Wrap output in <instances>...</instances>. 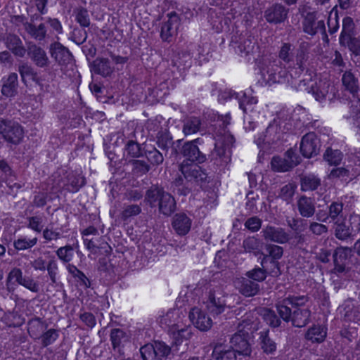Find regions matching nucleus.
<instances>
[{
	"label": "nucleus",
	"mask_w": 360,
	"mask_h": 360,
	"mask_svg": "<svg viewBox=\"0 0 360 360\" xmlns=\"http://www.w3.org/2000/svg\"><path fill=\"white\" fill-rule=\"evenodd\" d=\"M143 360H162L170 352V348L162 342L148 344L140 349Z\"/></svg>",
	"instance_id": "nucleus-5"
},
{
	"label": "nucleus",
	"mask_w": 360,
	"mask_h": 360,
	"mask_svg": "<svg viewBox=\"0 0 360 360\" xmlns=\"http://www.w3.org/2000/svg\"><path fill=\"white\" fill-rule=\"evenodd\" d=\"M141 211V209L138 205H124L121 213V217L123 219H127L129 217L138 215Z\"/></svg>",
	"instance_id": "nucleus-47"
},
{
	"label": "nucleus",
	"mask_w": 360,
	"mask_h": 360,
	"mask_svg": "<svg viewBox=\"0 0 360 360\" xmlns=\"http://www.w3.org/2000/svg\"><path fill=\"white\" fill-rule=\"evenodd\" d=\"M0 134L6 141L18 144L24 136V130L17 122L0 119Z\"/></svg>",
	"instance_id": "nucleus-4"
},
{
	"label": "nucleus",
	"mask_w": 360,
	"mask_h": 360,
	"mask_svg": "<svg viewBox=\"0 0 360 360\" xmlns=\"http://www.w3.org/2000/svg\"><path fill=\"white\" fill-rule=\"evenodd\" d=\"M67 269L68 271L72 275V276L77 279V281L79 282L81 285L84 286V288H89L90 286V281L88 278L75 266L72 264H68Z\"/></svg>",
	"instance_id": "nucleus-36"
},
{
	"label": "nucleus",
	"mask_w": 360,
	"mask_h": 360,
	"mask_svg": "<svg viewBox=\"0 0 360 360\" xmlns=\"http://www.w3.org/2000/svg\"><path fill=\"white\" fill-rule=\"evenodd\" d=\"M15 72L4 76L1 79V94L6 97H14L18 94V79Z\"/></svg>",
	"instance_id": "nucleus-14"
},
{
	"label": "nucleus",
	"mask_w": 360,
	"mask_h": 360,
	"mask_svg": "<svg viewBox=\"0 0 360 360\" xmlns=\"http://www.w3.org/2000/svg\"><path fill=\"white\" fill-rule=\"evenodd\" d=\"M279 63L280 62L276 60H269L262 68V73L264 77H268L269 82L280 83L285 80L287 72L280 66Z\"/></svg>",
	"instance_id": "nucleus-7"
},
{
	"label": "nucleus",
	"mask_w": 360,
	"mask_h": 360,
	"mask_svg": "<svg viewBox=\"0 0 360 360\" xmlns=\"http://www.w3.org/2000/svg\"><path fill=\"white\" fill-rule=\"evenodd\" d=\"M354 29V23L350 17H346L342 20V30L340 37L352 36Z\"/></svg>",
	"instance_id": "nucleus-50"
},
{
	"label": "nucleus",
	"mask_w": 360,
	"mask_h": 360,
	"mask_svg": "<svg viewBox=\"0 0 360 360\" xmlns=\"http://www.w3.org/2000/svg\"><path fill=\"white\" fill-rule=\"evenodd\" d=\"M350 175V166L347 165V167H338L333 169L328 177L330 179L338 178L342 180H347Z\"/></svg>",
	"instance_id": "nucleus-43"
},
{
	"label": "nucleus",
	"mask_w": 360,
	"mask_h": 360,
	"mask_svg": "<svg viewBox=\"0 0 360 360\" xmlns=\"http://www.w3.org/2000/svg\"><path fill=\"white\" fill-rule=\"evenodd\" d=\"M84 243L88 250L94 255L98 254L100 249H105L108 246V243L99 235L91 238H84Z\"/></svg>",
	"instance_id": "nucleus-25"
},
{
	"label": "nucleus",
	"mask_w": 360,
	"mask_h": 360,
	"mask_svg": "<svg viewBox=\"0 0 360 360\" xmlns=\"http://www.w3.org/2000/svg\"><path fill=\"white\" fill-rule=\"evenodd\" d=\"M158 205L160 212L165 215L169 216L175 211V200L168 193L165 192L162 194V198Z\"/></svg>",
	"instance_id": "nucleus-23"
},
{
	"label": "nucleus",
	"mask_w": 360,
	"mask_h": 360,
	"mask_svg": "<svg viewBox=\"0 0 360 360\" xmlns=\"http://www.w3.org/2000/svg\"><path fill=\"white\" fill-rule=\"evenodd\" d=\"M262 349L266 354H273L276 350V343L268 336L267 332L261 333Z\"/></svg>",
	"instance_id": "nucleus-40"
},
{
	"label": "nucleus",
	"mask_w": 360,
	"mask_h": 360,
	"mask_svg": "<svg viewBox=\"0 0 360 360\" xmlns=\"http://www.w3.org/2000/svg\"><path fill=\"white\" fill-rule=\"evenodd\" d=\"M326 337V329L321 326H314L308 329L306 338L312 342H321Z\"/></svg>",
	"instance_id": "nucleus-29"
},
{
	"label": "nucleus",
	"mask_w": 360,
	"mask_h": 360,
	"mask_svg": "<svg viewBox=\"0 0 360 360\" xmlns=\"http://www.w3.org/2000/svg\"><path fill=\"white\" fill-rule=\"evenodd\" d=\"M279 58L284 62L288 63L292 60L291 45L288 43H284L279 52Z\"/></svg>",
	"instance_id": "nucleus-58"
},
{
	"label": "nucleus",
	"mask_w": 360,
	"mask_h": 360,
	"mask_svg": "<svg viewBox=\"0 0 360 360\" xmlns=\"http://www.w3.org/2000/svg\"><path fill=\"white\" fill-rule=\"evenodd\" d=\"M50 53L59 64H65L72 59V55L68 49L62 44L55 42L50 46Z\"/></svg>",
	"instance_id": "nucleus-17"
},
{
	"label": "nucleus",
	"mask_w": 360,
	"mask_h": 360,
	"mask_svg": "<svg viewBox=\"0 0 360 360\" xmlns=\"http://www.w3.org/2000/svg\"><path fill=\"white\" fill-rule=\"evenodd\" d=\"M321 184V180L314 175L309 174L302 179L301 188L304 191L316 189Z\"/></svg>",
	"instance_id": "nucleus-33"
},
{
	"label": "nucleus",
	"mask_w": 360,
	"mask_h": 360,
	"mask_svg": "<svg viewBox=\"0 0 360 360\" xmlns=\"http://www.w3.org/2000/svg\"><path fill=\"white\" fill-rule=\"evenodd\" d=\"M56 255L61 261L69 262L73 257V248L71 245L60 247L57 250Z\"/></svg>",
	"instance_id": "nucleus-46"
},
{
	"label": "nucleus",
	"mask_w": 360,
	"mask_h": 360,
	"mask_svg": "<svg viewBox=\"0 0 360 360\" xmlns=\"http://www.w3.org/2000/svg\"><path fill=\"white\" fill-rule=\"evenodd\" d=\"M311 316V310L309 308L297 309L292 312V323L295 327H304L309 322Z\"/></svg>",
	"instance_id": "nucleus-21"
},
{
	"label": "nucleus",
	"mask_w": 360,
	"mask_h": 360,
	"mask_svg": "<svg viewBox=\"0 0 360 360\" xmlns=\"http://www.w3.org/2000/svg\"><path fill=\"white\" fill-rule=\"evenodd\" d=\"M342 83L347 90L354 93L357 90L356 80L350 72H346L342 76Z\"/></svg>",
	"instance_id": "nucleus-42"
},
{
	"label": "nucleus",
	"mask_w": 360,
	"mask_h": 360,
	"mask_svg": "<svg viewBox=\"0 0 360 360\" xmlns=\"http://www.w3.org/2000/svg\"><path fill=\"white\" fill-rule=\"evenodd\" d=\"M28 56L38 67L44 68L49 65V60L46 51L41 47L33 44L28 47Z\"/></svg>",
	"instance_id": "nucleus-16"
},
{
	"label": "nucleus",
	"mask_w": 360,
	"mask_h": 360,
	"mask_svg": "<svg viewBox=\"0 0 360 360\" xmlns=\"http://www.w3.org/2000/svg\"><path fill=\"white\" fill-rule=\"evenodd\" d=\"M319 140L314 133H308L302 137L300 143V151L303 156L311 158L319 153Z\"/></svg>",
	"instance_id": "nucleus-10"
},
{
	"label": "nucleus",
	"mask_w": 360,
	"mask_h": 360,
	"mask_svg": "<svg viewBox=\"0 0 360 360\" xmlns=\"http://www.w3.org/2000/svg\"><path fill=\"white\" fill-rule=\"evenodd\" d=\"M264 237L266 240L284 243L289 239L288 234L280 227L267 226L263 230Z\"/></svg>",
	"instance_id": "nucleus-18"
},
{
	"label": "nucleus",
	"mask_w": 360,
	"mask_h": 360,
	"mask_svg": "<svg viewBox=\"0 0 360 360\" xmlns=\"http://www.w3.org/2000/svg\"><path fill=\"white\" fill-rule=\"evenodd\" d=\"M30 264L33 269L36 271H45L46 269L51 283L53 284L56 283L58 264L56 260L51 259L48 263H46V260L43 257H39L32 261Z\"/></svg>",
	"instance_id": "nucleus-12"
},
{
	"label": "nucleus",
	"mask_w": 360,
	"mask_h": 360,
	"mask_svg": "<svg viewBox=\"0 0 360 360\" xmlns=\"http://www.w3.org/2000/svg\"><path fill=\"white\" fill-rule=\"evenodd\" d=\"M255 46V41L251 39H245L238 46V51L241 56H248L252 53Z\"/></svg>",
	"instance_id": "nucleus-45"
},
{
	"label": "nucleus",
	"mask_w": 360,
	"mask_h": 360,
	"mask_svg": "<svg viewBox=\"0 0 360 360\" xmlns=\"http://www.w3.org/2000/svg\"><path fill=\"white\" fill-rule=\"evenodd\" d=\"M22 80L25 82L27 79H33L34 73L32 68L27 64H21L18 67Z\"/></svg>",
	"instance_id": "nucleus-51"
},
{
	"label": "nucleus",
	"mask_w": 360,
	"mask_h": 360,
	"mask_svg": "<svg viewBox=\"0 0 360 360\" xmlns=\"http://www.w3.org/2000/svg\"><path fill=\"white\" fill-rule=\"evenodd\" d=\"M300 12L304 17L303 29L304 32L310 35L320 32L323 35V38L328 40L324 21L318 19L316 13L308 11L304 6L300 8Z\"/></svg>",
	"instance_id": "nucleus-3"
},
{
	"label": "nucleus",
	"mask_w": 360,
	"mask_h": 360,
	"mask_svg": "<svg viewBox=\"0 0 360 360\" xmlns=\"http://www.w3.org/2000/svg\"><path fill=\"white\" fill-rule=\"evenodd\" d=\"M148 160L153 164L158 165L163 162V156L161 153H160L158 150L154 149L151 151H149L147 155Z\"/></svg>",
	"instance_id": "nucleus-62"
},
{
	"label": "nucleus",
	"mask_w": 360,
	"mask_h": 360,
	"mask_svg": "<svg viewBox=\"0 0 360 360\" xmlns=\"http://www.w3.org/2000/svg\"><path fill=\"white\" fill-rule=\"evenodd\" d=\"M350 229L352 233H356L360 231V216L356 214H352L349 217Z\"/></svg>",
	"instance_id": "nucleus-64"
},
{
	"label": "nucleus",
	"mask_w": 360,
	"mask_h": 360,
	"mask_svg": "<svg viewBox=\"0 0 360 360\" xmlns=\"http://www.w3.org/2000/svg\"><path fill=\"white\" fill-rule=\"evenodd\" d=\"M186 314L180 309L169 310L165 315L159 318L158 322L162 328H167L169 333L186 322Z\"/></svg>",
	"instance_id": "nucleus-6"
},
{
	"label": "nucleus",
	"mask_w": 360,
	"mask_h": 360,
	"mask_svg": "<svg viewBox=\"0 0 360 360\" xmlns=\"http://www.w3.org/2000/svg\"><path fill=\"white\" fill-rule=\"evenodd\" d=\"M351 252V249L346 247L338 248L334 253V262H342L345 260Z\"/></svg>",
	"instance_id": "nucleus-59"
},
{
	"label": "nucleus",
	"mask_w": 360,
	"mask_h": 360,
	"mask_svg": "<svg viewBox=\"0 0 360 360\" xmlns=\"http://www.w3.org/2000/svg\"><path fill=\"white\" fill-rule=\"evenodd\" d=\"M297 209L300 214L304 217H311L315 212V206L313 200L305 196H302L298 200Z\"/></svg>",
	"instance_id": "nucleus-26"
},
{
	"label": "nucleus",
	"mask_w": 360,
	"mask_h": 360,
	"mask_svg": "<svg viewBox=\"0 0 360 360\" xmlns=\"http://www.w3.org/2000/svg\"><path fill=\"white\" fill-rule=\"evenodd\" d=\"M231 342L234 347V350L239 354L248 356L250 354L251 349L248 341L240 335L236 333L231 339Z\"/></svg>",
	"instance_id": "nucleus-24"
},
{
	"label": "nucleus",
	"mask_w": 360,
	"mask_h": 360,
	"mask_svg": "<svg viewBox=\"0 0 360 360\" xmlns=\"http://www.w3.org/2000/svg\"><path fill=\"white\" fill-rule=\"evenodd\" d=\"M198 139L186 142L184 144L181 153L186 158L187 160H184L179 167V169L184 177L191 181L193 179H197L201 176L200 167L193 162L197 161L202 162L205 160V156L199 150L198 147L195 145V142Z\"/></svg>",
	"instance_id": "nucleus-1"
},
{
	"label": "nucleus",
	"mask_w": 360,
	"mask_h": 360,
	"mask_svg": "<svg viewBox=\"0 0 360 360\" xmlns=\"http://www.w3.org/2000/svg\"><path fill=\"white\" fill-rule=\"evenodd\" d=\"M6 44L15 55L22 57L25 53V49L20 38L15 35H8L6 39Z\"/></svg>",
	"instance_id": "nucleus-27"
},
{
	"label": "nucleus",
	"mask_w": 360,
	"mask_h": 360,
	"mask_svg": "<svg viewBox=\"0 0 360 360\" xmlns=\"http://www.w3.org/2000/svg\"><path fill=\"white\" fill-rule=\"evenodd\" d=\"M26 30L29 34L37 40L41 41L46 37V29L43 23L39 24L38 26L28 24L26 27Z\"/></svg>",
	"instance_id": "nucleus-34"
},
{
	"label": "nucleus",
	"mask_w": 360,
	"mask_h": 360,
	"mask_svg": "<svg viewBox=\"0 0 360 360\" xmlns=\"http://www.w3.org/2000/svg\"><path fill=\"white\" fill-rule=\"evenodd\" d=\"M340 43L349 49L356 56L360 55V41L352 36L340 37Z\"/></svg>",
	"instance_id": "nucleus-32"
},
{
	"label": "nucleus",
	"mask_w": 360,
	"mask_h": 360,
	"mask_svg": "<svg viewBox=\"0 0 360 360\" xmlns=\"http://www.w3.org/2000/svg\"><path fill=\"white\" fill-rule=\"evenodd\" d=\"M175 345H179L184 342L188 341L193 336L192 328L185 323L169 333Z\"/></svg>",
	"instance_id": "nucleus-15"
},
{
	"label": "nucleus",
	"mask_w": 360,
	"mask_h": 360,
	"mask_svg": "<svg viewBox=\"0 0 360 360\" xmlns=\"http://www.w3.org/2000/svg\"><path fill=\"white\" fill-rule=\"evenodd\" d=\"M58 332L55 329H49L44 333L41 336V344L44 347H47L53 344L58 338Z\"/></svg>",
	"instance_id": "nucleus-44"
},
{
	"label": "nucleus",
	"mask_w": 360,
	"mask_h": 360,
	"mask_svg": "<svg viewBox=\"0 0 360 360\" xmlns=\"http://www.w3.org/2000/svg\"><path fill=\"white\" fill-rule=\"evenodd\" d=\"M200 120L198 117H190L184 123L183 131L185 135L196 133L200 127Z\"/></svg>",
	"instance_id": "nucleus-35"
},
{
	"label": "nucleus",
	"mask_w": 360,
	"mask_h": 360,
	"mask_svg": "<svg viewBox=\"0 0 360 360\" xmlns=\"http://www.w3.org/2000/svg\"><path fill=\"white\" fill-rule=\"evenodd\" d=\"M235 285L239 291L246 297L255 295L259 291V285L245 278H238Z\"/></svg>",
	"instance_id": "nucleus-19"
},
{
	"label": "nucleus",
	"mask_w": 360,
	"mask_h": 360,
	"mask_svg": "<svg viewBox=\"0 0 360 360\" xmlns=\"http://www.w3.org/2000/svg\"><path fill=\"white\" fill-rule=\"evenodd\" d=\"M288 303L285 302V298L276 304V309L278 314L283 321L288 322L291 321L292 313L288 307Z\"/></svg>",
	"instance_id": "nucleus-39"
},
{
	"label": "nucleus",
	"mask_w": 360,
	"mask_h": 360,
	"mask_svg": "<svg viewBox=\"0 0 360 360\" xmlns=\"http://www.w3.org/2000/svg\"><path fill=\"white\" fill-rule=\"evenodd\" d=\"M172 226L179 235H186L191 226V220L185 214H177L174 216Z\"/></svg>",
	"instance_id": "nucleus-20"
},
{
	"label": "nucleus",
	"mask_w": 360,
	"mask_h": 360,
	"mask_svg": "<svg viewBox=\"0 0 360 360\" xmlns=\"http://www.w3.org/2000/svg\"><path fill=\"white\" fill-rule=\"evenodd\" d=\"M20 285L25 287L32 292H38L39 291V283L30 276H25L20 283Z\"/></svg>",
	"instance_id": "nucleus-55"
},
{
	"label": "nucleus",
	"mask_w": 360,
	"mask_h": 360,
	"mask_svg": "<svg viewBox=\"0 0 360 360\" xmlns=\"http://www.w3.org/2000/svg\"><path fill=\"white\" fill-rule=\"evenodd\" d=\"M110 340L114 348L124 346V345L129 340L127 334L120 328L112 330L110 333Z\"/></svg>",
	"instance_id": "nucleus-30"
},
{
	"label": "nucleus",
	"mask_w": 360,
	"mask_h": 360,
	"mask_svg": "<svg viewBox=\"0 0 360 360\" xmlns=\"http://www.w3.org/2000/svg\"><path fill=\"white\" fill-rule=\"evenodd\" d=\"M226 307L224 300L221 297H217L213 292H210L207 301V308L214 315L221 314Z\"/></svg>",
	"instance_id": "nucleus-22"
},
{
	"label": "nucleus",
	"mask_w": 360,
	"mask_h": 360,
	"mask_svg": "<svg viewBox=\"0 0 360 360\" xmlns=\"http://www.w3.org/2000/svg\"><path fill=\"white\" fill-rule=\"evenodd\" d=\"M37 238H28L27 237H21L14 241V247L18 250H24L34 246L37 243Z\"/></svg>",
	"instance_id": "nucleus-38"
},
{
	"label": "nucleus",
	"mask_w": 360,
	"mask_h": 360,
	"mask_svg": "<svg viewBox=\"0 0 360 360\" xmlns=\"http://www.w3.org/2000/svg\"><path fill=\"white\" fill-rule=\"evenodd\" d=\"M76 20L82 27H87L90 25L88 11L85 8H79L76 11Z\"/></svg>",
	"instance_id": "nucleus-49"
},
{
	"label": "nucleus",
	"mask_w": 360,
	"mask_h": 360,
	"mask_svg": "<svg viewBox=\"0 0 360 360\" xmlns=\"http://www.w3.org/2000/svg\"><path fill=\"white\" fill-rule=\"evenodd\" d=\"M342 204L339 202H333L329 207V216L333 219H338L342 211Z\"/></svg>",
	"instance_id": "nucleus-63"
},
{
	"label": "nucleus",
	"mask_w": 360,
	"mask_h": 360,
	"mask_svg": "<svg viewBox=\"0 0 360 360\" xmlns=\"http://www.w3.org/2000/svg\"><path fill=\"white\" fill-rule=\"evenodd\" d=\"M233 356H235L233 351L227 346L219 343L214 346L210 360H227Z\"/></svg>",
	"instance_id": "nucleus-28"
},
{
	"label": "nucleus",
	"mask_w": 360,
	"mask_h": 360,
	"mask_svg": "<svg viewBox=\"0 0 360 360\" xmlns=\"http://www.w3.org/2000/svg\"><path fill=\"white\" fill-rule=\"evenodd\" d=\"M127 153L132 158H139L141 155L140 145L134 141H129L126 146Z\"/></svg>",
	"instance_id": "nucleus-54"
},
{
	"label": "nucleus",
	"mask_w": 360,
	"mask_h": 360,
	"mask_svg": "<svg viewBox=\"0 0 360 360\" xmlns=\"http://www.w3.org/2000/svg\"><path fill=\"white\" fill-rule=\"evenodd\" d=\"M263 316L266 322L272 327H278L281 323V321L277 317L274 311L270 309H264Z\"/></svg>",
	"instance_id": "nucleus-52"
},
{
	"label": "nucleus",
	"mask_w": 360,
	"mask_h": 360,
	"mask_svg": "<svg viewBox=\"0 0 360 360\" xmlns=\"http://www.w3.org/2000/svg\"><path fill=\"white\" fill-rule=\"evenodd\" d=\"M97 71L103 76H108L112 72L110 63L107 59H101L96 65Z\"/></svg>",
	"instance_id": "nucleus-56"
},
{
	"label": "nucleus",
	"mask_w": 360,
	"mask_h": 360,
	"mask_svg": "<svg viewBox=\"0 0 360 360\" xmlns=\"http://www.w3.org/2000/svg\"><path fill=\"white\" fill-rule=\"evenodd\" d=\"M24 277L25 276H22V270L19 268L15 267L12 269L11 271L8 273L7 277V282L8 283L10 282H12L13 281H15L16 283L20 285Z\"/></svg>",
	"instance_id": "nucleus-57"
},
{
	"label": "nucleus",
	"mask_w": 360,
	"mask_h": 360,
	"mask_svg": "<svg viewBox=\"0 0 360 360\" xmlns=\"http://www.w3.org/2000/svg\"><path fill=\"white\" fill-rule=\"evenodd\" d=\"M29 227L37 232H41L43 229V217L40 216L30 217Z\"/></svg>",
	"instance_id": "nucleus-60"
},
{
	"label": "nucleus",
	"mask_w": 360,
	"mask_h": 360,
	"mask_svg": "<svg viewBox=\"0 0 360 360\" xmlns=\"http://www.w3.org/2000/svg\"><path fill=\"white\" fill-rule=\"evenodd\" d=\"M247 276L249 278L253 279L254 281H262L266 278V274L264 270L257 268L248 271Z\"/></svg>",
	"instance_id": "nucleus-61"
},
{
	"label": "nucleus",
	"mask_w": 360,
	"mask_h": 360,
	"mask_svg": "<svg viewBox=\"0 0 360 360\" xmlns=\"http://www.w3.org/2000/svg\"><path fill=\"white\" fill-rule=\"evenodd\" d=\"M28 332L31 337L39 338V333L44 330V326L39 319H33L29 322Z\"/></svg>",
	"instance_id": "nucleus-41"
},
{
	"label": "nucleus",
	"mask_w": 360,
	"mask_h": 360,
	"mask_svg": "<svg viewBox=\"0 0 360 360\" xmlns=\"http://www.w3.org/2000/svg\"><path fill=\"white\" fill-rule=\"evenodd\" d=\"M299 158L292 149L288 150L285 153V158L274 157L271 160V169L278 172H284L299 163Z\"/></svg>",
	"instance_id": "nucleus-8"
},
{
	"label": "nucleus",
	"mask_w": 360,
	"mask_h": 360,
	"mask_svg": "<svg viewBox=\"0 0 360 360\" xmlns=\"http://www.w3.org/2000/svg\"><path fill=\"white\" fill-rule=\"evenodd\" d=\"M188 317L193 326L201 331H207L212 326V319L198 307L191 309Z\"/></svg>",
	"instance_id": "nucleus-9"
},
{
	"label": "nucleus",
	"mask_w": 360,
	"mask_h": 360,
	"mask_svg": "<svg viewBox=\"0 0 360 360\" xmlns=\"http://www.w3.org/2000/svg\"><path fill=\"white\" fill-rule=\"evenodd\" d=\"M302 86H306L304 90L311 93L315 99L318 101H323L326 96L330 93L334 96L335 89L326 77H317L316 75L314 79H304L300 81L299 88L302 89Z\"/></svg>",
	"instance_id": "nucleus-2"
},
{
	"label": "nucleus",
	"mask_w": 360,
	"mask_h": 360,
	"mask_svg": "<svg viewBox=\"0 0 360 360\" xmlns=\"http://www.w3.org/2000/svg\"><path fill=\"white\" fill-rule=\"evenodd\" d=\"M295 186L292 184H288L281 189L279 197L285 201L290 200L295 193Z\"/></svg>",
	"instance_id": "nucleus-53"
},
{
	"label": "nucleus",
	"mask_w": 360,
	"mask_h": 360,
	"mask_svg": "<svg viewBox=\"0 0 360 360\" xmlns=\"http://www.w3.org/2000/svg\"><path fill=\"white\" fill-rule=\"evenodd\" d=\"M167 17L168 20L162 26L160 35L164 41H170L172 38L177 34L180 20L174 12L168 13Z\"/></svg>",
	"instance_id": "nucleus-11"
},
{
	"label": "nucleus",
	"mask_w": 360,
	"mask_h": 360,
	"mask_svg": "<svg viewBox=\"0 0 360 360\" xmlns=\"http://www.w3.org/2000/svg\"><path fill=\"white\" fill-rule=\"evenodd\" d=\"M287 15L288 10L279 4L272 5L264 12V18L269 23H281L286 19Z\"/></svg>",
	"instance_id": "nucleus-13"
},
{
	"label": "nucleus",
	"mask_w": 360,
	"mask_h": 360,
	"mask_svg": "<svg viewBox=\"0 0 360 360\" xmlns=\"http://www.w3.org/2000/svg\"><path fill=\"white\" fill-rule=\"evenodd\" d=\"M324 159L330 165H338L342 160V153L339 150L328 148L324 153Z\"/></svg>",
	"instance_id": "nucleus-37"
},
{
	"label": "nucleus",
	"mask_w": 360,
	"mask_h": 360,
	"mask_svg": "<svg viewBox=\"0 0 360 360\" xmlns=\"http://www.w3.org/2000/svg\"><path fill=\"white\" fill-rule=\"evenodd\" d=\"M164 193V191L159 188L150 189L147 191L146 199L151 205H153L157 202H160L162 194Z\"/></svg>",
	"instance_id": "nucleus-48"
},
{
	"label": "nucleus",
	"mask_w": 360,
	"mask_h": 360,
	"mask_svg": "<svg viewBox=\"0 0 360 360\" xmlns=\"http://www.w3.org/2000/svg\"><path fill=\"white\" fill-rule=\"evenodd\" d=\"M353 233L350 227L347 226L345 221L338 218L335 222V235L340 240H345Z\"/></svg>",
	"instance_id": "nucleus-31"
}]
</instances>
